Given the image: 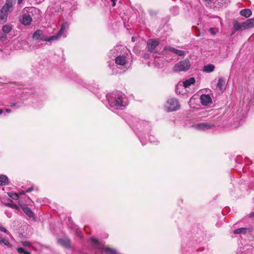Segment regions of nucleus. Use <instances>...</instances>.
<instances>
[{"label": "nucleus", "instance_id": "nucleus-1", "mask_svg": "<svg viewBox=\"0 0 254 254\" xmlns=\"http://www.w3.org/2000/svg\"><path fill=\"white\" fill-rule=\"evenodd\" d=\"M91 241L95 245L96 248L101 251V252L104 251L108 254H118L115 249L104 246L95 238H91Z\"/></svg>", "mask_w": 254, "mask_h": 254}, {"label": "nucleus", "instance_id": "nucleus-2", "mask_svg": "<svg viewBox=\"0 0 254 254\" xmlns=\"http://www.w3.org/2000/svg\"><path fill=\"white\" fill-rule=\"evenodd\" d=\"M190 64L189 60L186 59L176 64L173 67V70L175 72L185 71L190 69Z\"/></svg>", "mask_w": 254, "mask_h": 254}, {"label": "nucleus", "instance_id": "nucleus-3", "mask_svg": "<svg viewBox=\"0 0 254 254\" xmlns=\"http://www.w3.org/2000/svg\"><path fill=\"white\" fill-rule=\"evenodd\" d=\"M168 106L166 107L167 111L174 112L179 109L180 105L177 99L175 98H170L167 101Z\"/></svg>", "mask_w": 254, "mask_h": 254}, {"label": "nucleus", "instance_id": "nucleus-4", "mask_svg": "<svg viewBox=\"0 0 254 254\" xmlns=\"http://www.w3.org/2000/svg\"><path fill=\"white\" fill-rule=\"evenodd\" d=\"M32 20L31 16L30 14H23L19 19L20 22L25 26L30 25Z\"/></svg>", "mask_w": 254, "mask_h": 254}, {"label": "nucleus", "instance_id": "nucleus-5", "mask_svg": "<svg viewBox=\"0 0 254 254\" xmlns=\"http://www.w3.org/2000/svg\"><path fill=\"white\" fill-rule=\"evenodd\" d=\"M32 38L36 40H41L43 41L46 40V38L44 36L43 31L40 29L37 30L34 32L32 35Z\"/></svg>", "mask_w": 254, "mask_h": 254}, {"label": "nucleus", "instance_id": "nucleus-6", "mask_svg": "<svg viewBox=\"0 0 254 254\" xmlns=\"http://www.w3.org/2000/svg\"><path fill=\"white\" fill-rule=\"evenodd\" d=\"M159 44V42L157 40L149 39L147 41L148 50L149 52H152Z\"/></svg>", "mask_w": 254, "mask_h": 254}, {"label": "nucleus", "instance_id": "nucleus-7", "mask_svg": "<svg viewBox=\"0 0 254 254\" xmlns=\"http://www.w3.org/2000/svg\"><path fill=\"white\" fill-rule=\"evenodd\" d=\"M8 12L7 10L1 8L0 10V24H3L6 22L7 19Z\"/></svg>", "mask_w": 254, "mask_h": 254}, {"label": "nucleus", "instance_id": "nucleus-8", "mask_svg": "<svg viewBox=\"0 0 254 254\" xmlns=\"http://www.w3.org/2000/svg\"><path fill=\"white\" fill-rule=\"evenodd\" d=\"M111 105L116 109H122V107H124L123 103L122 98L121 97H119L115 99L114 101L111 103Z\"/></svg>", "mask_w": 254, "mask_h": 254}, {"label": "nucleus", "instance_id": "nucleus-9", "mask_svg": "<svg viewBox=\"0 0 254 254\" xmlns=\"http://www.w3.org/2000/svg\"><path fill=\"white\" fill-rule=\"evenodd\" d=\"M21 206V209L23 210L24 212L30 218H34L35 215L33 211L31 210V209L26 206L25 204H20L19 203Z\"/></svg>", "mask_w": 254, "mask_h": 254}, {"label": "nucleus", "instance_id": "nucleus-10", "mask_svg": "<svg viewBox=\"0 0 254 254\" xmlns=\"http://www.w3.org/2000/svg\"><path fill=\"white\" fill-rule=\"evenodd\" d=\"M201 103L203 105H208L212 102L210 96L208 94H203L200 96Z\"/></svg>", "mask_w": 254, "mask_h": 254}, {"label": "nucleus", "instance_id": "nucleus-11", "mask_svg": "<svg viewBox=\"0 0 254 254\" xmlns=\"http://www.w3.org/2000/svg\"><path fill=\"white\" fill-rule=\"evenodd\" d=\"M16 0H6L5 3L2 7L7 11H9L11 9H12L13 6L16 3Z\"/></svg>", "mask_w": 254, "mask_h": 254}, {"label": "nucleus", "instance_id": "nucleus-12", "mask_svg": "<svg viewBox=\"0 0 254 254\" xmlns=\"http://www.w3.org/2000/svg\"><path fill=\"white\" fill-rule=\"evenodd\" d=\"M198 128L200 129H207L215 127V125L212 123H202L197 125Z\"/></svg>", "mask_w": 254, "mask_h": 254}, {"label": "nucleus", "instance_id": "nucleus-13", "mask_svg": "<svg viewBox=\"0 0 254 254\" xmlns=\"http://www.w3.org/2000/svg\"><path fill=\"white\" fill-rule=\"evenodd\" d=\"M26 8L27 9V12L29 13V14L30 15L31 14V16H32L36 14H39L40 12L39 9L35 7H26L24 9V10H25Z\"/></svg>", "mask_w": 254, "mask_h": 254}, {"label": "nucleus", "instance_id": "nucleus-14", "mask_svg": "<svg viewBox=\"0 0 254 254\" xmlns=\"http://www.w3.org/2000/svg\"><path fill=\"white\" fill-rule=\"evenodd\" d=\"M115 63L116 64L120 65H124L126 64V59L125 56H119L115 59Z\"/></svg>", "mask_w": 254, "mask_h": 254}, {"label": "nucleus", "instance_id": "nucleus-15", "mask_svg": "<svg viewBox=\"0 0 254 254\" xmlns=\"http://www.w3.org/2000/svg\"><path fill=\"white\" fill-rule=\"evenodd\" d=\"M195 79L194 77H190L183 82V85L185 88L189 87L190 85L195 83Z\"/></svg>", "mask_w": 254, "mask_h": 254}, {"label": "nucleus", "instance_id": "nucleus-16", "mask_svg": "<svg viewBox=\"0 0 254 254\" xmlns=\"http://www.w3.org/2000/svg\"><path fill=\"white\" fill-rule=\"evenodd\" d=\"M240 13L242 16H243L246 18L250 17L252 14V12L250 9H243L240 11Z\"/></svg>", "mask_w": 254, "mask_h": 254}, {"label": "nucleus", "instance_id": "nucleus-17", "mask_svg": "<svg viewBox=\"0 0 254 254\" xmlns=\"http://www.w3.org/2000/svg\"><path fill=\"white\" fill-rule=\"evenodd\" d=\"M226 86V82L225 80L222 78H220L219 79L218 83H217V87L220 90H222L225 89Z\"/></svg>", "mask_w": 254, "mask_h": 254}, {"label": "nucleus", "instance_id": "nucleus-18", "mask_svg": "<svg viewBox=\"0 0 254 254\" xmlns=\"http://www.w3.org/2000/svg\"><path fill=\"white\" fill-rule=\"evenodd\" d=\"M215 68V66L212 64H208L203 67V71L206 72H212Z\"/></svg>", "mask_w": 254, "mask_h": 254}, {"label": "nucleus", "instance_id": "nucleus-19", "mask_svg": "<svg viewBox=\"0 0 254 254\" xmlns=\"http://www.w3.org/2000/svg\"><path fill=\"white\" fill-rule=\"evenodd\" d=\"M12 29V26L10 24L4 25L2 27V31L4 34L9 33Z\"/></svg>", "mask_w": 254, "mask_h": 254}, {"label": "nucleus", "instance_id": "nucleus-20", "mask_svg": "<svg viewBox=\"0 0 254 254\" xmlns=\"http://www.w3.org/2000/svg\"><path fill=\"white\" fill-rule=\"evenodd\" d=\"M69 24L67 22H64L63 23L60 30L59 31L60 35H62L64 31L68 28Z\"/></svg>", "mask_w": 254, "mask_h": 254}, {"label": "nucleus", "instance_id": "nucleus-21", "mask_svg": "<svg viewBox=\"0 0 254 254\" xmlns=\"http://www.w3.org/2000/svg\"><path fill=\"white\" fill-rule=\"evenodd\" d=\"M60 243L66 248H70L71 245V242L69 240L61 239L60 240Z\"/></svg>", "mask_w": 254, "mask_h": 254}, {"label": "nucleus", "instance_id": "nucleus-22", "mask_svg": "<svg viewBox=\"0 0 254 254\" xmlns=\"http://www.w3.org/2000/svg\"><path fill=\"white\" fill-rule=\"evenodd\" d=\"M8 178L5 175H0V185L4 186L7 184Z\"/></svg>", "mask_w": 254, "mask_h": 254}, {"label": "nucleus", "instance_id": "nucleus-23", "mask_svg": "<svg viewBox=\"0 0 254 254\" xmlns=\"http://www.w3.org/2000/svg\"><path fill=\"white\" fill-rule=\"evenodd\" d=\"M248 28H251L254 27V18H251L247 20L245 22Z\"/></svg>", "mask_w": 254, "mask_h": 254}, {"label": "nucleus", "instance_id": "nucleus-24", "mask_svg": "<svg viewBox=\"0 0 254 254\" xmlns=\"http://www.w3.org/2000/svg\"><path fill=\"white\" fill-rule=\"evenodd\" d=\"M240 30H242L241 23H240L238 21H235L234 23V32L233 34L235 32L237 31Z\"/></svg>", "mask_w": 254, "mask_h": 254}, {"label": "nucleus", "instance_id": "nucleus-25", "mask_svg": "<svg viewBox=\"0 0 254 254\" xmlns=\"http://www.w3.org/2000/svg\"><path fill=\"white\" fill-rule=\"evenodd\" d=\"M247 232L246 228H240L237 229H236L234 231V234H246Z\"/></svg>", "mask_w": 254, "mask_h": 254}, {"label": "nucleus", "instance_id": "nucleus-26", "mask_svg": "<svg viewBox=\"0 0 254 254\" xmlns=\"http://www.w3.org/2000/svg\"><path fill=\"white\" fill-rule=\"evenodd\" d=\"M62 36L59 35V33H58L57 35L52 36L49 38H46V40L45 41H51L52 40H57L59 39Z\"/></svg>", "mask_w": 254, "mask_h": 254}, {"label": "nucleus", "instance_id": "nucleus-27", "mask_svg": "<svg viewBox=\"0 0 254 254\" xmlns=\"http://www.w3.org/2000/svg\"><path fill=\"white\" fill-rule=\"evenodd\" d=\"M8 195L13 199H18V194L17 193L9 192Z\"/></svg>", "mask_w": 254, "mask_h": 254}, {"label": "nucleus", "instance_id": "nucleus-28", "mask_svg": "<svg viewBox=\"0 0 254 254\" xmlns=\"http://www.w3.org/2000/svg\"><path fill=\"white\" fill-rule=\"evenodd\" d=\"M17 250V252L20 254H30V253L29 252L25 251L24 249L21 247L18 248Z\"/></svg>", "mask_w": 254, "mask_h": 254}, {"label": "nucleus", "instance_id": "nucleus-29", "mask_svg": "<svg viewBox=\"0 0 254 254\" xmlns=\"http://www.w3.org/2000/svg\"><path fill=\"white\" fill-rule=\"evenodd\" d=\"M174 53L179 56H183L185 55V52L184 51L178 50L176 49H175Z\"/></svg>", "mask_w": 254, "mask_h": 254}, {"label": "nucleus", "instance_id": "nucleus-30", "mask_svg": "<svg viewBox=\"0 0 254 254\" xmlns=\"http://www.w3.org/2000/svg\"><path fill=\"white\" fill-rule=\"evenodd\" d=\"M5 205L7 206H8V207L12 208H15L16 209H18V206L15 204L7 203H5Z\"/></svg>", "mask_w": 254, "mask_h": 254}, {"label": "nucleus", "instance_id": "nucleus-31", "mask_svg": "<svg viewBox=\"0 0 254 254\" xmlns=\"http://www.w3.org/2000/svg\"><path fill=\"white\" fill-rule=\"evenodd\" d=\"M164 50H165V51H167V50H168L170 52H174L175 51V48H172V47H165L164 48Z\"/></svg>", "mask_w": 254, "mask_h": 254}, {"label": "nucleus", "instance_id": "nucleus-32", "mask_svg": "<svg viewBox=\"0 0 254 254\" xmlns=\"http://www.w3.org/2000/svg\"><path fill=\"white\" fill-rule=\"evenodd\" d=\"M241 26H242V30H245V29H248V27L247 26H246V23L244 22H242L241 23Z\"/></svg>", "mask_w": 254, "mask_h": 254}, {"label": "nucleus", "instance_id": "nucleus-33", "mask_svg": "<svg viewBox=\"0 0 254 254\" xmlns=\"http://www.w3.org/2000/svg\"><path fill=\"white\" fill-rule=\"evenodd\" d=\"M209 31L211 32V33L212 34V35H215L216 33L215 32V29L214 28H210L209 29Z\"/></svg>", "mask_w": 254, "mask_h": 254}, {"label": "nucleus", "instance_id": "nucleus-34", "mask_svg": "<svg viewBox=\"0 0 254 254\" xmlns=\"http://www.w3.org/2000/svg\"><path fill=\"white\" fill-rule=\"evenodd\" d=\"M0 231H2L3 232H4L5 233H7V231L6 230V229L4 227H0Z\"/></svg>", "mask_w": 254, "mask_h": 254}, {"label": "nucleus", "instance_id": "nucleus-35", "mask_svg": "<svg viewBox=\"0 0 254 254\" xmlns=\"http://www.w3.org/2000/svg\"><path fill=\"white\" fill-rule=\"evenodd\" d=\"M22 245L24 246H30V243L28 242L25 241L22 243Z\"/></svg>", "mask_w": 254, "mask_h": 254}, {"label": "nucleus", "instance_id": "nucleus-36", "mask_svg": "<svg viewBox=\"0 0 254 254\" xmlns=\"http://www.w3.org/2000/svg\"><path fill=\"white\" fill-rule=\"evenodd\" d=\"M3 244H4L6 246H10V245H11L9 243V242L7 240H6V239H5L4 240V242L3 243Z\"/></svg>", "mask_w": 254, "mask_h": 254}, {"label": "nucleus", "instance_id": "nucleus-37", "mask_svg": "<svg viewBox=\"0 0 254 254\" xmlns=\"http://www.w3.org/2000/svg\"><path fill=\"white\" fill-rule=\"evenodd\" d=\"M4 240L5 239L0 237V244H3Z\"/></svg>", "mask_w": 254, "mask_h": 254}, {"label": "nucleus", "instance_id": "nucleus-38", "mask_svg": "<svg viewBox=\"0 0 254 254\" xmlns=\"http://www.w3.org/2000/svg\"><path fill=\"white\" fill-rule=\"evenodd\" d=\"M6 38V34H4L2 35L0 37V39H3V38Z\"/></svg>", "mask_w": 254, "mask_h": 254}, {"label": "nucleus", "instance_id": "nucleus-39", "mask_svg": "<svg viewBox=\"0 0 254 254\" xmlns=\"http://www.w3.org/2000/svg\"><path fill=\"white\" fill-rule=\"evenodd\" d=\"M25 192H26V190L25 191L22 190L21 191H19V193L20 195H22V194H25Z\"/></svg>", "mask_w": 254, "mask_h": 254}, {"label": "nucleus", "instance_id": "nucleus-40", "mask_svg": "<svg viewBox=\"0 0 254 254\" xmlns=\"http://www.w3.org/2000/svg\"><path fill=\"white\" fill-rule=\"evenodd\" d=\"M249 217H254V212L250 213L249 214Z\"/></svg>", "mask_w": 254, "mask_h": 254}, {"label": "nucleus", "instance_id": "nucleus-41", "mask_svg": "<svg viewBox=\"0 0 254 254\" xmlns=\"http://www.w3.org/2000/svg\"><path fill=\"white\" fill-rule=\"evenodd\" d=\"M33 190V188H30L28 189H27V190H26V192H30V191H31L32 190Z\"/></svg>", "mask_w": 254, "mask_h": 254}, {"label": "nucleus", "instance_id": "nucleus-42", "mask_svg": "<svg viewBox=\"0 0 254 254\" xmlns=\"http://www.w3.org/2000/svg\"><path fill=\"white\" fill-rule=\"evenodd\" d=\"M5 111L7 112V113H10L11 112V109H6Z\"/></svg>", "mask_w": 254, "mask_h": 254}, {"label": "nucleus", "instance_id": "nucleus-43", "mask_svg": "<svg viewBox=\"0 0 254 254\" xmlns=\"http://www.w3.org/2000/svg\"><path fill=\"white\" fill-rule=\"evenodd\" d=\"M113 3H112V6L114 7L116 5V2H115V0H113Z\"/></svg>", "mask_w": 254, "mask_h": 254}, {"label": "nucleus", "instance_id": "nucleus-44", "mask_svg": "<svg viewBox=\"0 0 254 254\" xmlns=\"http://www.w3.org/2000/svg\"><path fill=\"white\" fill-rule=\"evenodd\" d=\"M15 106V103H12L10 105V107H13Z\"/></svg>", "mask_w": 254, "mask_h": 254}, {"label": "nucleus", "instance_id": "nucleus-45", "mask_svg": "<svg viewBox=\"0 0 254 254\" xmlns=\"http://www.w3.org/2000/svg\"><path fill=\"white\" fill-rule=\"evenodd\" d=\"M22 1L23 0H18V3L20 4Z\"/></svg>", "mask_w": 254, "mask_h": 254}, {"label": "nucleus", "instance_id": "nucleus-46", "mask_svg": "<svg viewBox=\"0 0 254 254\" xmlns=\"http://www.w3.org/2000/svg\"><path fill=\"white\" fill-rule=\"evenodd\" d=\"M3 112V110L2 109H0V114H1Z\"/></svg>", "mask_w": 254, "mask_h": 254}, {"label": "nucleus", "instance_id": "nucleus-47", "mask_svg": "<svg viewBox=\"0 0 254 254\" xmlns=\"http://www.w3.org/2000/svg\"><path fill=\"white\" fill-rule=\"evenodd\" d=\"M206 1H208L209 2H212V0H205Z\"/></svg>", "mask_w": 254, "mask_h": 254}, {"label": "nucleus", "instance_id": "nucleus-48", "mask_svg": "<svg viewBox=\"0 0 254 254\" xmlns=\"http://www.w3.org/2000/svg\"><path fill=\"white\" fill-rule=\"evenodd\" d=\"M145 58L146 59L148 58V55H145Z\"/></svg>", "mask_w": 254, "mask_h": 254}]
</instances>
